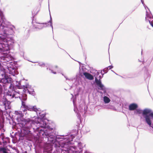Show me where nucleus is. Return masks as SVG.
<instances>
[{
    "instance_id": "f03ea898",
    "label": "nucleus",
    "mask_w": 153,
    "mask_h": 153,
    "mask_svg": "<svg viewBox=\"0 0 153 153\" xmlns=\"http://www.w3.org/2000/svg\"><path fill=\"white\" fill-rule=\"evenodd\" d=\"M74 137V135L71 134L65 136H58L57 138L52 137L48 139L52 142H55L53 145L57 152H59L60 153H70L72 151V148L74 149L73 146H71V143Z\"/></svg>"
},
{
    "instance_id": "b1692460",
    "label": "nucleus",
    "mask_w": 153,
    "mask_h": 153,
    "mask_svg": "<svg viewBox=\"0 0 153 153\" xmlns=\"http://www.w3.org/2000/svg\"><path fill=\"white\" fill-rule=\"evenodd\" d=\"M100 72H97L96 74L94 75L95 77V76L97 77V76L99 75Z\"/></svg>"
},
{
    "instance_id": "4c0bfd02",
    "label": "nucleus",
    "mask_w": 153,
    "mask_h": 153,
    "mask_svg": "<svg viewBox=\"0 0 153 153\" xmlns=\"http://www.w3.org/2000/svg\"><path fill=\"white\" fill-rule=\"evenodd\" d=\"M57 153V152L55 153H55Z\"/></svg>"
},
{
    "instance_id": "c85d7f7f",
    "label": "nucleus",
    "mask_w": 153,
    "mask_h": 153,
    "mask_svg": "<svg viewBox=\"0 0 153 153\" xmlns=\"http://www.w3.org/2000/svg\"><path fill=\"white\" fill-rule=\"evenodd\" d=\"M143 6H144V7H145V9L146 10V8H147L149 10V9L148 8V7H147V6H146L145 5V4H144V5H143Z\"/></svg>"
},
{
    "instance_id": "9b49d317",
    "label": "nucleus",
    "mask_w": 153,
    "mask_h": 153,
    "mask_svg": "<svg viewBox=\"0 0 153 153\" xmlns=\"http://www.w3.org/2000/svg\"><path fill=\"white\" fill-rule=\"evenodd\" d=\"M12 79L8 76H5L4 78L1 79H0V83H11Z\"/></svg>"
},
{
    "instance_id": "ddd939ff",
    "label": "nucleus",
    "mask_w": 153,
    "mask_h": 153,
    "mask_svg": "<svg viewBox=\"0 0 153 153\" xmlns=\"http://www.w3.org/2000/svg\"><path fill=\"white\" fill-rule=\"evenodd\" d=\"M83 75L88 79L90 80H93L94 79L93 76L89 73L87 72H84Z\"/></svg>"
},
{
    "instance_id": "412c9836",
    "label": "nucleus",
    "mask_w": 153,
    "mask_h": 153,
    "mask_svg": "<svg viewBox=\"0 0 153 153\" xmlns=\"http://www.w3.org/2000/svg\"><path fill=\"white\" fill-rule=\"evenodd\" d=\"M50 23V26L51 27L52 29H53V24H52V18L50 15V20L48 23V24Z\"/></svg>"
},
{
    "instance_id": "1a4fd4ad",
    "label": "nucleus",
    "mask_w": 153,
    "mask_h": 153,
    "mask_svg": "<svg viewBox=\"0 0 153 153\" xmlns=\"http://www.w3.org/2000/svg\"><path fill=\"white\" fill-rule=\"evenodd\" d=\"M146 21L148 20L151 25L153 27V18L152 16L151 13L146 11Z\"/></svg>"
},
{
    "instance_id": "20e7f679",
    "label": "nucleus",
    "mask_w": 153,
    "mask_h": 153,
    "mask_svg": "<svg viewBox=\"0 0 153 153\" xmlns=\"http://www.w3.org/2000/svg\"><path fill=\"white\" fill-rule=\"evenodd\" d=\"M53 130L52 128H49L46 129V130H40V136H42L43 139L45 140H48V143L46 144L45 146L44 152L48 153H51L52 150V147L55 146L53 145L54 143H55V142H51L48 139L49 138L53 137L57 138L58 136L56 137L53 135V133L52 131Z\"/></svg>"
},
{
    "instance_id": "393cba45",
    "label": "nucleus",
    "mask_w": 153,
    "mask_h": 153,
    "mask_svg": "<svg viewBox=\"0 0 153 153\" xmlns=\"http://www.w3.org/2000/svg\"><path fill=\"white\" fill-rule=\"evenodd\" d=\"M106 108H108V109H112V108L109 105H108L106 107Z\"/></svg>"
},
{
    "instance_id": "f8f14e48",
    "label": "nucleus",
    "mask_w": 153,
    "mask_h": 153,
    "mask_svg": "<svg viewBox=\"0 0 153 153\" xmlns=\"http://www.w3.org/2000/svg\"><path fill=\"white\" fill-rule=\"evenodd\" d=\"M49 25L48 23H45L39 24L38 25H33L35 28H38L39 29H42L45 27L48 26Z\"/></svg>"
},
{
    "instance_id": "aec40b11",
    "label": "nucleus",
    "mask_w": 153,
    "mask_h": 153,
    "mask_svg": "<svg viewBox=\"0 0 153 153\" xmlns=\"http://www.w3.org/2000/svg\"><path fill=\"white\" fill-rule=\"evenodd\" d=\"M74 149L73 148H72L71 150H72V151L71 152H70V153H80V152H78L76 150V147H74Z\"/></svg>"
},
{
    "instance_id": "c9c22d12",
    "label": "nucleus",
    "mask_w": 153,
    "mask_h": 153,
    "mask_svg": "<svg viewBox=\"0 0 153 153\" xmlns=\"http://www.w3.org/2000/svg\"><path fill=\"white\" fill-rule=\"evenodd\" d=\"M19 152V151H17V152L18 153V152Z\"/></svg>"
},
{
    "instance_id": "f704fd0d",
    "label": "nucleus",
    "mask_w": 153,
    "mask_h": 153,
    "mask_svg": "<svg viewBox=\"0 0 153 153\" xmlns=\"http://www.w3.org/2000/svg\"><path fill=\"white\" fill-rule=\"evenodd\" d=\"M65 77L66 78V79H67V78L65 76Z\"/></svg>"
},
{
    "instance_id": "4be33fe9",
    "label": "nucleus",
    "mask_w": 153,
    "mask_h": 153,
    "mask_svg": "<svg viewBox=\"0 0 153 153\" xmlns=\"http://www.w3.org/2000/svg\"><path fill=\"white\" fill-rule=\"evenodd\" d=\"M2 83V85H1L0 84V93H1L2 91V86H4V84H6L7 83Z\"/></svg>"
},
{
    "instance_id": "2eb2a0df",
    "label": "nucleus",
    "mask_w": 153,
    "mask_h": 153,
    "mask_svg": "<svg viewBox=\"0 0 153 153\" xmlns=\"http://www.w3.org/2000/svg\"><path fill=\"white\" fill-rule=\"evenodd\" d=\"M7 69L9 71V74H11L13 76H14V74H15V70L13 68L9 67H7Z\"/></svg>"
},
{
    "instance_id": "7ed1b4c3",
    "label": "nucleus",
    "mask_w": 153,
    "mask_h": 153,
    "mask_svg": "<svg viewBox=\"0 0 153 153\" xmlns=\"http://www.w3.org/2000/svg\"><path fill=\"white\" fill-rule=\"evenodd\" d=\"M38 111H40L38 110V111H37L36 112L37 114H38L40 117H39V118H40L39 121L36 122L33 120H30V119H24L23 121H22L20 123V124L22 125V127L28 129H30L31 127H33V129L35 130L36 131H38L40 135V130H46L49 128L50 127L48 125V120L42 118H43L45 114H41V112L38 113Z\"/></svg>"
},
{
    "instance_id": "6ab92c4d",
    "label": "nucleus",
    "mask_w": 153,
    "mask_h": 153,
    "mask_svg": "<svg viewBox=\"0 0 153 153\" xmlns=\"http://www.w3.org/2000/svg\"><path fill=\"white\" fill-rule=\"evenodd\" d=\"M0 151L3 153H8L7 152L6 149L4 147H0Z\"/></svg>"
},
{
    "instance_id": "7c9ffc66",
    "label": "nucleus",
    "mask_w": 153,
    "mask_h": 153,
    "mask_svg": "<svg viewBox=\"0 0 153 153\" xmlns=\"http://www.w3.org/2000/svg\"><path fill=\"white\" fill-rule=\"evenodd\" d=\"M51 72L52 73H53V74H56V73L55 72H53V70H51Z\"/></svg>"
},
{
    "instance_id": "0eeeda50",
    "label": "nucleus",
    "mask_w": 153,
    "mask_h": 153,
    "mask_svg": "<svg viewBox=\"0 0 153 153\" xmlns=\"http://www.w3.org/2000/svg\"><path fill=\"white\" fill-rule=\"evenodd\" d=\"M15 27L10 25L9 22L5 19H3L0 26V34L7 36L14 33Z\"/></svg>"
},
{
    "instance_id": "e433bc0d",
    "label": "nucleus",
    "mask_w": 153,
    "mask_h": 153,
    "mask_svg": "<svg viewBox=\"0 0 153 153\" xmlns=\"http://www.w3.org/2000/svg\"><path fill=\"white\" fill-rule=\"evenodd\" d=\"M71 94V95H72V96L73 97V94Z\"/></svg>"
},
{
    "instance_id": "c756f323",
    "label": "nucleus",
    "mask_w": 153,
    "mask_h": 153,
    "mask_svg": "<svg viewBox=\"0 0 153 153\" xmlns=\"http://www.w3.org/2000/svg\"><path fill=\"white\" fill-rule=\"evenodd\" d=\"M141 2L142 3V4H143V5H144L145 4L143 0H141Z\"/></svg>"
},
{
    "instance_id": "72a5a7b5",
    "label": "nucleus",
    "mask_w": 153,
    "mask_h": 153,
    "mask_svg": "<svg viewBox=\"0 0 153 153\" xmlns=\"http://www.w3.org/2000/svg\"><path fill=\"white\" fill-rule=\"evenodd\" d=\"M142 118H143L142 116H140V120H141L142 119Z\"/></svg>"
},
{
    "instance_id": "423d86ee",
    "label": "nucleus",
    "mask_w": 153,
    "mask_h": 153,
    "mask_svg": "<svg viewBox=\"0 0 153 153\" xmlns=\"http://www.w3.org/2000/svg\"><path fill=\"white\" fill-rule=\"evenodd\" d=\"M151 112V110L147 108L143 110L138 109L134 111V113L136 114H142L144 118L143 120V121L153 129V113Z\"/></svg>"
},
{
    "instance_id": "f257e3e1",
    "label": "nucleus",
    "mask_w": 153,
    "mask_h": 153,
    "mask_svg": "<svg viewBox=\"0 0 153 153\" xmlns=\"http://www.w3.org/2000/svg\"><path fill=\"white\" fill-rule=\"evenodd\" d=\"M25 82L24 80L19 81L18 85H16L15 87L13 86L12 83L10 84L9 89L4 97L5 99H3V101L6 109H10V102L8 101L7 99H10L15 97L19 98L21 100V108L23 111L25 112L27 110L36 112L38 111L35 106L32 107L27 105L26 102L24 101L27 99V95L25 94L27 91L29 94L32 95H33L34 93L33 89L28 84H26L25 85L23 84L24 82Z\"/></svg>"
},
{
    "instance_id": "4468645a",
    "label": "nucleus",
    "mask_w": 153,
    "mask_h": 153,
    "mask_svg": "<svg viewBox=\"0 0 153 153\" xmlns=\"http://www.w3.org/2000/svg\"><path fill=\"white\" fill-rule=\"evenodd\" d=\"M138 107L137 105L135 103H132L129 106V109L130 111L135 110Z\"/></svg>"
},
{
    "instance_id": "a211bd4d",
    "label": "nucleus",
    "mask_w": 153,
    "mask_h": 153,
    "mask_svg": "<svg viewBox=\"0 0 153 153\" xmlns=\"http://www.w3.org/2000/svg\"><path fill=\"white\" fill-rule=\"evenodd\" d=\"M73 104H74V111L75 112H76L77 113V115H78V117H79L80 118V114L79 113H78L76 111V108L75 107V102H74V100L73 99Z\"/></svg>"
},
{
    "instance_id": "473e14b6",
    "label": "nucleus",
    "mask_w": 153,
    "mask_h": 153,
    "mask_svg": "<svg viewBox=\"0 0 153 153\" xmlns=\"http://www.w3.org/2000/svg\"><path fill=\"white\" fill-rule=\"evenodd\" d=\"M79 111L80 112H82V110H81V109L80 108H79Z\"/></svg>"
},
{
    "instance_id": "cd10ccee",
    "label": "nucleus",
    "mask_w": 153,
    "mask_h": 153,
    "mask_svg": "<svg viewBox=\"0 0 153 153\" xmlns=\"http://www.w3.org/2000/svg\"><path fill=\"white\" fill-rule=\"evenodd\" d=\"M113 66H109L107 68H108V69L109 68V69H111L112 68Z\"/></svg>"
},
{
    "instance_id": "bb28decb",
    "label": "nucleus",
    "mask_w": 153,
    "mask_h": 153,
    "mask_svg": "<svg viewBox=\"0 0 153 153\" xmlns=\"http://www.w3.org/2000/svg\"><path fill=\"white\" fill-rule=\"evenodd\" d=\"M39 65L40 66H43V65H45V64L44 63H39Z\"/></svg>"
},
{
    "instance_id": "5701e85b",
    "label": "nucleus",
    "mask_w": 153,
    "mask_h": 153,
    "mask_svg": "<svg viewBox=\"0 0 153 153\" xmlns=\"http://www.w3.org/2000/svg\"><path fill=\"white\" fill-rule=\"evenodd\" d=\"M108 68H105L103 70V71L104 73H106L108 71Z\"/></svg>"
},
{
    "instance_id": "39448f33",
    "label": "nucleus",
    "mask_w": 153,
    "mask_h": 153,
    "mask_svg": "<svg viewBox=\"0 0 153 153\" xmlns=\"http://www.w3.org/2000/svg\"><path fill=\"white\" fill-rule=\"evenodd\" d=\"M9 49L7 40L5 37H0V58L4 61L8 62L12 59L11 57L7 53H4Z\"/></svg>"
},
{
    "instance_id": "9d476101",
    "label": "nucleus",
    "mask_w": 153,
    "mask_h": 153,
    "mask_svg": "<svg viewBox=\"0 0 153 153\" xmlns=\"http://www.w3.org/2000/svg\"><path fill=\"white\" fill-rule=\"evenodd\" d=\"M95 81L97 85L99 87V89L102 90L104 91L105 90V88L104 85L102 84L100 80H98V79H97V77L96 76Z\"/></svg>"
},
{
    "instance_id": "58836bf2",
    "label": "nucleus",
    "mask_w": 153,
    "mask_h": 153,
    "mask_svg": "<svg viewBox=\"0 0 153 153\" xmlns=\"http://www.w3.org/2000/svg\"><path fill=\"white\" fill-rule=\"evenodd\" d=\"M142 52H141V53L142 54Z\"/></svg>"
},
{
    "instance_id": "6e6552de",
    "label": "nucleus",
    "mask_w": 153,
    "mask_h": 153,
    "mask_svg": "<svg viewBox=\"0 0 153 153\" xmlns=\"http://www.w3.org/2000/svg\"><path fill=\"white\" fill-rule=\"evenodd\" d=\"M20 110L21 111H16L15 112V114L16 116H17L16 119L18 121V122H20L21 123L22 121H23L24 119L23 118V117L24 116V114L25 113V114L26 113H25V112L27 110L24 112L21 110V108Z\"/></svg>"
},
{
    "instance_id": "f3484780",
    "label": "nucleus",
    "mask_w": 153,
    "mask_h": 153,
    "mask_svg": "<svg viewBox=\"0 0 153 153\" xmlns=\"http://www.w3.org/2000/svg\"><path fill=\"white\" fill-rule=\"evenodd\" d=\"M103 100L104 102L106 103H109L110 101V99L106 96H105L104 97Z\"/></svg>"
},
{
    "instance_id": "2f4dec72",
    "label": "nucleus",
    "mask_w": 153,
    "mask_h": 153,
    "mask_svg": "<svg viewBox=\"0 0 153 153\" xmlns=\"http://www.w3.org/2000/svg\"><path fill=\"white\" fill-rule=\"evenodd\" d=\"M101 74H102V75H103H103H104V73H102V71H101Z\"/></svg>"
},
{
    "instance_id": "dca6fc26",
    "label": "nucleus",
    "mask_w": 153,
    "mask_h": 153,
    "mask_svg": "<svg viewBox=\"0 0 153 153\" xmlns=\"http://www.w3.org/2000/svg\"><path fill=\"white\" fill-rule=\"evenodd\" d=\"M74 147V146H73ZM75 147H76V149H78V148H79V150H80V151H81V150H82V148H83V146H82V143H78V147H76V146H75Z\"/></svg>"
},
{
    "instance_id": "a878e982",
    "label": "nucleus",
    "mask_w": 153,
    "mask_h": 153,
    "mask_svg": "<svg viewBox=\"0 0 153 153\" xmlns=\"http://www.w3.org/2000/svg\"><path fill=\"white\" fill-rule=\"evenodd\" d=\"M103 77V75H102V76L100 75L99 76V80H100V79H102Z\"/></svg>"
}]
</instances>
